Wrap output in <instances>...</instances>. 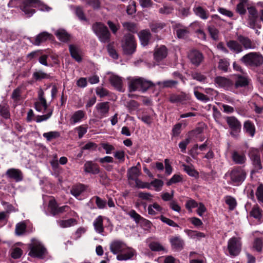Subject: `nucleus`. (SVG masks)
<instances>
[{
  "label": "nucleus",
  "mask_w": 263,
  "mask_h": 263,
  "mask_svg": "<svg viewBox=\"0 0 263 263\" xmlns=\"http://www.w3.org/2000/svg\"><path fill=\"white\" fill-rule=\"evenodd\" d=\"M34 8H38L41 11H49L51 8L39 0H23L21 9L27 17L31 16L34 13Z\"/></svg>",
  "instance_id": "nucleus-1"
},
{
  "label": "nucleus",
  "mask_w": 263,
  "mask_h": 263,
  "mask_svg": "<svg viewBox=\"0 0 263 263\" xmlns=\"http://www.w3.org/2000/svg\"><path fill=\"white\" fill-rule=\"evenodd\" d=\"M247 173L246 171L240 167H236L230 172L225 174V177L229 176L230 180L229 184L235 186L241 184L246 178Z\"/></svg>",
  "instance_id": "nucleus-2"
},
{
  "label": "nucleus",
  "mask_w": 263,
  "mask_h": 263,
  "mask_svg": "<svg viewBox=\"0 0 263 263\" xmlns=\"http://www.w3.org/2000/svg\"><path fill=\"white\" fill-rule=\"evenodd\" d=\"M29 252L28 255L32 257L43 259L47 254V250L39 241L32 239L28 245Z\"/></svg>",
  "instance_id": "nucleus-3"
},
{
  "label": "nucleus",
  "mask_w": 263,
  "mask_h": 263,
  "mask_svg": "<svg viewBox=\"0 0 263 263\" xmlns=\"http://www.w3.org/2000/svg\"><path fill=\"white\" fill-rule=\"evenodd\" d=\"M241 61L247 66L258 67L263 63V57L259 52H252L243 55Z\"/></svg>",
  "instance_id": "nucleus-4"
},
{
  "label": "nucleus",
  "mask_w": 263,
  "mask_h": 263,
  "mask_svg": "<svg viewBox=\"0 0 263 263\" xmlns=\"http://www.w3.org/2000/svg\"><path fill=\"white\" fill-rule=\"evenodd\" d=\"M92 29L100 42L106 43L109 41L110 33L107 28L101 23H96L92 26Z\"/></svg>",
  "instance_id": "nucleus-5"
},
{
  "label": "nucleus",
  "mask_w": 263,
  "mask_h": 263,
  "mask_svg": "<svg viewBox=\"0 0 263 263\" xmlns=\"http://www.w3.org/2000/svg\"><path fill=\"white\" fill-rule=\"evenodd\" d=\"M242 243L240 238L233 237L228 241V250L231 256L235 257L239 255L241 250Z\"/></svg>",
  "instance_id": "nucleus-6"
},
{
  "label": "nucleus",
  "mask_w": 263,
  "mask_h": 263,
  "mask_svg": "<svg viewBox=\"0 0 263 263\" xmlns=\"http://www.w3.org/2000/svg\"><path fill=\"white\" fill-rule=\"evenodd\" d=\"M122 47L126 54H133L135 51L136 48V44L134 35L130 33L125 35L122 41Z\"/></svg>",
  "instance_id": "nucleus-7"
},
{
  "label": "nucleus",
  "mask_w": 263,
  "mask_h": 263,
  "mask_svg": "<svg viewBox=\"0 0 263 263\" xmlns=\"http://www.w3.org/2000/svg\"><path fill=\"white\" fill-rule=\"evenodd\" d=\"M226 122L231 129L230 134L234 137H236L240 133L241 124L240 121L234 116L227 117Z\"/></svg>",
  "instance_id": "nucleus-8"
},
{
  "label": "nucleus",
  "mask_w": 263,
  "mask_h": 263,
  "mask_svg": "<svg viewBox=\"0 0 263 263\" xmlns=\"http://www.w3.org/2000/svg\"><path fill=\"white\" fill-rule=\"evenodd\" d=\"M48 207L50 209V213L53 216L59 215L69 210L70 208L68 205H64L59 207L54 199L50 200L48 203Z\"/></svg>",
  "instance_id": "nucleus-9"
},
{
  "label": "nucleus",
  "mask_w": 263,
  "mask_h": 263,
  "mask_svg": "<svg viewBox=\"0 0 263 263\" xmlns=\"http://www.w3.org/2000/svg\"><path fill=\"white\" fill-rule=\"evenodd\" d=\"M110 251L114 254L125 252L127 247L125 242L120 240L112 241L109 246Z\"/></svg>",
  "instance_id": "nucleus-10"
},
{
  "label": "nucleus",
  "mask_w": 263,
  "mask_h": 263,
  "mask_svg": "<svg viewBox=\"0 0 263 263\" xmlns=\"http://www.w3.org/2000/svg\"><path fill=\"white\" fill-rule=\"evenodd\" d=\"M188 57L192 64L199 66L203 61L204 57L202 53L197 50H192L188 54Z\"/></svg>",
  "instance_id": "nucleus-11"
},
{
  "label": "nucleus",
  "mask_w": 263,
  "mask_h": 263,
  "mask_svg": "<svg viewBox=\"0 0 263 263\" xmlns=\"http://www.w3.org/2000/svg\"><path fill=\"white\" fill-rule=\"evenodd\" d=\"M52 35L49 33L44 31L35 36L34 39L30 37L29 40L32 44L36 46L40 45L42 43L51 39Z\"/></svg>",
  "instance_id": "nucleus-12"
},
{
  "label": "nucleus",
  "mask_w": 263,
  "mask_h": 263,
  "mask_svg": "<svg viewBox=\"0 0 263 263\" xmlns=\"http://www.w3.org/2000/svg\"><path fill=\"white\" fill-rule=\"evenodd\" d=\"M15 39L16 35L13 31L6 29H1L0 40L2 42H10Z\"/></svg>",
  "instance_id": "nucleus-13"
},
{
  "label": "nucleus",
  "mask_w": 263,
  "mask_h": 263,
  "mask_svg": "<svg viewBox=\"0 0 263 263\" xmlns=\"http://www.w3.org/2000/svg\"><path fill=\"white\" fill-rule=\"evenodd\" d=\"M96 109L100 118L106 117L109 109V103L108 102L99 103L96 105Z\"/></svg>",
  "instance_id": "nucleus-14"
},
{
  "label": "nucleus",
  "mask_w": 263,
  "mask_h": 263,
  "mask_svg": "<svg viewBox=\"0 0 263 263\" xmlns=\"http://www.w3.org/2000/svg\"><path fill=\"white\" fill-rule=\"evenodd\" d=\"M153 83H129V90L130 91H139L145 92Z\"/></svg>",
  "instance_id": "nucleus-15"
},
{
  "label": "nucleus",
  "mask_w": 263,
  "mask_h": 263,
  "mask_svg": "<svg viewBox=\"0 0 263 263\" xmlns=\"http://www.w3.org/2000/svg\"><path fill=\"white\" fill-rule=\"evenodd\" d=\"M233 68L241 72L240 74L237 75V80L236 82H249L251 80L249 78V76L246 72H245L241 67L236 62H234L233 64Z\"/></svg>",
  "instance_id": "nucleus-16"
},
{
  "label": "nucleus",
  "mask_w": 263,
  "mask_h": 263,
  "mask_svg": "<svg viewBox=\"0 0 263 263\" xmlns=\"http://www.w3.org/2000/svg\"><path fill=\"white\" fill-rule=\"evenodd\" d=\"M6 174L9 178L15 180L16 182L22 181L23 178V173L21 171L18 169H8Z\"/></svg>",
  "instance_id": "nucleus-17"
},
{
  "label": "nucleus",
  "mask_w": 263,
  "mask_h": 263,
  "mask_svg": "<svg viewBox=\"0 0 263 263\" xmlns=\"http://www.w3.org/2000/svg\"><path fill=\"white\" fill-rule=\"evenodd\" d=\"M84 171L88 173L98 174L100 172L98 165L92 161H87L84 165Z\"/></svg>",
  "instance_id": "nucleus-18"
},
{
  "label": "nucleus",
  "mask_w": 263,
  "mask_h": 263,
  "mask_svg": "<svg viewBox=\"0 0 263 263\" xmlns=\"http://www.w3.org/2000/svg\"><path fill=\"white\" fill-rule=\"evenodd\" d=\"M69 49L71 56L76 61L78 62L81 61L82 52L78 46L73 45H70L69 46Z\"/></svg>",
  "instance_id": "nucleus-19"
},
{
  "label": "nucleus",
  "mask_w": 263,
  "mask_h": 263,
  "mask_svg": "<svg viewBox=\"0 0 263 263\" xmlns=\"http://www.w3.org/2000/svg\"><path fill=\"white\" fill-rule=\"evenodd\" d=\"M195 14L202 20H206L209 17V11L200 6H195L193 8Z\"/></svg>",
  "instance_id": "nucleus-20"
},
{
  "label": "nucleus",
  "mask_w": 263,
  "mask_h": 263,
  "mask_svg": "<svg viewBox=\"0 0 263 263\" xmlns=\"http://www.w3.org/2000/svg\"><path fill=\"white\" fill-rule=\"evenodd\" d=\"M170 242L173 249L180 251L183 248L184 241L179 236H175L170 239Z\"/></svg>",
  "instance_id": "nucleus-21"
},
{
  "label": "nucleus",
  "mask_w": 263,
  "mask_h": 263,
  "mask_svg": "<svg viewBox=\"0 0 263 263\" xmlns=\"http://www.w3.org/2000/svg\"><path fill=\"white\" fill-rule=\"evenodd\" d=\"M138 36L142 46H145L148 45L149 39L151 37V34L149 30H143L138 33Z\"/></svg>",
  "instance_id": "nucleus-22"
},
{
  "label": "nucleus",
  "mask_w": 263,
  "mask_h": 263,
  "mask_svg": "<svg viewBox=\"0 0 263 263\" xmlns=\"http://www.w3.org/2000/svg\"><path fill=\"white\" fill-rule=\"evenodd\" d=\"M167 53L166 48L164 46H161L156 49L154 58L156 61L159 62L166 57Z\"/></svg>",
  "instance_id": "nucleus-23"
},
{
  "label": "nucleus",
  "mask_w": 263,
  "mask_h": 263,
  "mask_svg": "<svg viewBox=\"0 0 263 263\" xmlns=\"http://www.w3.org/2000/svg\"><path fill=\"white\" fill-rule=\"evenodd\" d=\"M238 40L246 49H254L256 47L255 45L247 37L239 35Z\"/></svg>",
  "instance_id": "nucleus-24"
},
{
  "label": "nucleus",
  "mask_w": 263,
  "mask_h": 263,
  "mask_svg": "<svg viewBox=\"0 0 263 263\" xmlns=\"http://www.w3.org/2000/svg\"><path fill=\"white\" fill-rule=\"evenodd\" d=\"M227 46L232 52L239 53L243 51L242 46L235 41H229L227 43Z\"/></svg>",
  "instance_id": "nucleus-25"
},
{
  "label": "nucleus",
  "mask_w": 263,
  "mask_h": 263,
  "mask_svg": "<svg viewBox=\"0 0 263 263\" xmlns=\"http://www.w3.org/2000/svg\"><path fill=\"white\" fill-rule=\"evenodd\" d=\"M250 214L258 220H263V211L257 205H255L252 208Z\"/></svg>",
  "instance_id": "nucleus-26"
},
{
  "label": "nucleus",
  "mask_w": 263,
  "mask_h": 263,
  "mask_svg": "<svg viewBox=\"0 0 263 263\" xmlns=\"http://www.w3.org/2000/svg\"><path fill=\"white\" fill-rule=\"evenodd\" d=\"M85 112L83 110H79L76 111L71 117L69 122L71 124L74 125L81 121L85 116Z\"/></svg>",
  "instance_id": "nucleus-27"
},
{
  "label": "nucleus",
  "mask_w": 263,
  "mask_h": 263,
  "mask_svg": "<svg viewBox=\"0 0 263 263\" xmlns=\"http://www.w3.org/2000/svg\"><path fill=\"white\" fill-rule=\"evenodd\" d=\"M103 219L102 216H98L93 222V226L96 232L102 234L104 232L103 225Z\"/></svg>",
  "instance_id": "nucleus-28"
},
{
  "label": "nucleus",
  "mask_w": 263,
  "mask_h": 263,
  "mask_svg": "<svg viewBox=\"0 0 263 263\" xmlns=\"http://www.w3.org/2000/svg\"><path fill=\"white\" fill-rule=\"evenodd\" d=\"M125 252L124 254H119L117 255V258L118 260H126L131 259L134 256L135 251L132 248L127 247Z\"/></svg>",
  "instance_id": "nucleus-29"
},
{
  "label": "nucleus",
  "mask_w": 263,
  "mask_h": 263,
  "mask_svg": "<svg viewBox=\"0 0 263 263\" xmlns=\"http://www.w3.org/2000/svg\"><path fill=\"white\" fill-rule=\"evenodd\" d=\"M190 99V96L185 94H181L180 95H172L170 98V101L173 103H183L185 101Z\"/></svg>",
  "instance_id": "nucleus-30"
},
{
  "label": "nucleus",
  "mask_w": 263,
  "mask_h": 263,
  "mask_svg": "<svg viewBox=\"0 0 263 263\" xmlns=\"http://www.w3.org/2000/svg\"><path fill=\"white\" fill-rule=\"evenodd\" d=\"M57 37L63 42H67L70 39V35L63 29H59L55 32Z\"/></svg>",
  "instance_id": "nucleus-31"
},
{
  "label": "nucleus",
  "mask_w": 263,
  "mask_h": 263,
  "mask_svg": "<svg viewBox=\"0 0 263 263\" xmlns=\"http://www.w3.org/2000/svg\"><path fill=\"white\" fill-rule=\"evenodd\" d=\"M140 171L137 166H133L128 170L127 176L128 180H136L139 175Z\"/></svg>",
  "instance_id": "nucleus-32"
},
{
  "label": "nucleus",
  "mask_w": 263,
  "mask_h": 263,
  "mask_svg": "<svg viewBox=\"0 0 263 263\" xmlns=\"http://www.w3.org/2000/svg\"><path fill=\"white\" fill-rule=\"evenodd\" d=\"M233 161L236 163L238 164H242L246 161V158L244 154H240L236 151L233 152L232 155Z\"/></svg>",
  "instance_id": "nucleus-33"
},
{
  "label": "nucleus",
  "mask_w": 263,
  "mask_h": 263,
  "mask_svg": "<svg viewBox=\"0 0 263 263\" xmlns=\"http://www.w3.org/2000/svg\"><path fill=\"white\" fill-rule=\"evenodd\" d=\"M243 129L246 133L249 134L251 137H253L255 133V127L254 125L249 120L244 123Z\"/></svg>",
  "instance_id": "nucleus-34"
},
{
  "label": "nucleus",
  "mask_w": 263,
  "mask_h": 263,
  "mask_svg": "<svg viewBox=\"0 0 263 263\" xmlns=\"http://www.w3.org/2000/svg\"><path fill=\"white\" fill-rule=\"evenodd\" d=\"M183 170L190 176L197 178L199 176L198 172L196 171L193 165H187L185 164L182 165Z\"/></svg>",
  "instance_id": "nucleus-35"
},
{
  "label": "nucleus",
  "mask_w": 263,
  "mask_h": 263,
  "mask_svg": "<svg viewBox=\"0 0 263 263\" xmlns=\"http://www.w3.org/2000/svg\"><path fill=\"white\" fill-rule=\"evenodd\" d=\"M85 190V186L82 184H78L75 185H73L71 190V194L73 195L74 197L79 196L83 192H84Z\"/></svg>",
  "instance_id": "nucleus-36"
},
{
  "label": "nucleus",
  "mask_w": 263,
  "mask_h": 263,
  "mask_svg": "<svg viewBox=\"0 0 263 263\" xmlns=\"http://www.w3.org/2000/svg\"><path fill=\"white\" fill-rule=\"evenodd\" d=\"M105 79L109 82H122L125 80L123 78L111 72L107 73L105 77Z\"/></svg>",
  "instance_id": "nucleus-37"
},
{
  "label": "nucleus",
  "mask_w": 263,
  "mask_h": 263,
  "mask_svg": "<svg viewBox=\"0 0 263 263\" xmlns=\"http://www.w3.org/2000/svg\"><path fill=\"white\" fill-rule=\"evenodd\" d=\"M59 226L63 228L69 227L77 224V220L74 218H70L65 220H58Z\"/></svg>",
  "instance_id": "nucleus-38"
},
{
  "label": "nucleus",
  "mask_w": 263,
  "mask_h": 263,
  "mask_svg": "<svg viewBox=\"0 0 263 263\" xmlns=\"http://www.w3.org/2000/svg\"><path fill=\"white\" fill-rule=\"evenodd\" d=\"M128 215L133 219V220L135 221L136 223H139L141 221H144L146 222H147L146 221V219L144 218L142 216H141L138 213H137L135 210H132L128 213Z\"/></svg>",
  "instance_id": "nucleus-39"
},
{
  "label": "nucleus",
  "mask_w": 263,
  "mask_h": 263,
  "mask_svg": "<svg viewBox=\"0 0 263 263\" xmlns=\"http://www.w3.org/2000/svg\"><path fill=\"white\" fill-rule=\"evenodd\" d=\"M189 34V31L186 27H181L176 29V34L179 39H185Z\"/></svg>",
  "instance_id": "nucleus-40"
},
{
  "label": "nucleus",
  "mask_w": 263,
  "mask_h": 263,
  "mask_svg": "<svg viewBox=\"0 0 263 263\" xmlns=\"http://www.w3.org/2000/svg\"><path fill=\"white\" fill-rule=\"evenodd\" d=\"M33 77L36 81H41L44 79H49L50 77L49 74L42 71H37L33 73Z\"/></svg>",
  "instance_id": "nucleus-41"
},
{
  "label": "nucleus",
  "mask_w": 263,
  "mask_h": 263,
  "mask_svg": "<svg viewBox=\"0 0 263 263\" xmlns=\"http://www.w3.org/2000/svg\"><path fill=\"white\" fill-rule=\"evenodd\" d=\"M225 202L229 205V209L230 210H233L236 208L237 202L234 197L231 196H227L225 197Z\"/></svg>",
  "instance_id": "nucleus-42"
},
{
  "label": "nucleus",
  "mask_w": 263,
  "mask_h": 263,
  "mask_svg": "<svg viewBox=\"0 0 263 263\" xmlns=\"http://www.w3.org/2000/svg\"><path fill=\"white\" fill-rule=\"evenodd\" d=\"M165 26V24L163 23H152L149 24V27L151 30L155 33L158 32L160 30H162Z\"/></svg>",
  "instance_id": "nucleus-43"
},
{
  "label": "nucleus",
  "mask_w": 263,
  "mask_h": 263,
  "mask_svg": "<svg viewBox=\"0 0 263 263\" xmlns=\"http://www.w3.org/2000/svg\"><path fill=\"white\" fill-rule=\"evenodd\" d=\"M188 235L191 238L198 240L200 239L201 238L205 237V236L203 233L193 230H189Z\"/></svg>",
  "instance_id": "nucleus-44"
},
{
  "label": "nucleus",
  "mask_w": 263,
  "mask_h": 263,
  "mask_svg": "<svg viewBox=\"0 0 263 263\" xmlns=\"http://www.w3.org/2000/svg\"><path fill=\"white\" fill-rule=\"evenodd\" d=\"M251 159L255 168L257 170H261L262 167L261 164L259 155L257 154H253L251 156Z\"/></svg>",
  "instance_id": "nucleus-45"
},
{
  "label": "nucleus",
  "mask_w": 263,
  "mask_h": 263,
  "mask_svg": "<svg viewBox=\"0 0 263 263\" xmlns=\"http://www.w3.org/2000/svg\"><path fill=\"white\" fill-rule=\"evenodd\" d=\"M149 184H151V186L152 185L154 187L156 191L159 192L161 190L164 182L161 180L155 179L154 180L152 181L151 183H149Z\"/></svg>",
  "instance_id": "nucleus-46"
},
{
  "label": "nucleus",
  "mask_w": 263,
  "mask_h": 263,
  "mask_svg": "<svg viewBox=\"0 0 263 263\" xmlns=\"http://www.w3.org/2000/svg\"><path fill=\"white\" fill-rule=\"evenodd\" d=\"M26 229V224L23 222L18 223L15 227V234L16 235L20 236L23 235L25 232Z\"/></svg>",
  "instance_id": "nucleus-47"
},
{
  "label": "nucleus",
  "mask_w": 263,
  "mask_h": 263,
  "mask_svg": "<svg viewBox=\"0 0 263 263\" xmlns=\"http://www.w3.org/2000/svg\"><path fill=\"white\" fill-rule=\"evenodd\" d=\"M92 199L95 200V203L97 206V208L99 209H103L105 208L106 205V201L102 199L100 197L95 196Z\"/></svg>",
  "instance_id": "nucleus-48"
},
{
  "label": "nucleus",
  "mask_w": 263,
  "mask_h": 263,
  "mask_svg": "<svg viewBox=\"0 0 263 263\" xmlns=\"http://www.w3.org/2000/svg\"><path fill=\"white\" fill-rule=\"evenodd\" d=\"M230 65V63L228 59H220L219 61L218 67L219 69L227 71Z\"/></svg>",
  "instance_id": "nucleus-49"
},
{
  "label": "nucleus",
  "mask_w": 263,
  "mask_h": 263,
  "mask_svg": "<svg viewBox=\"0 0 263 263\" xmlns=\"http://www.w3.org/2000/svg\"><path fill=\"white\" fill-rule=\"evenodd\" d=\"M43 136L47 139V141H50L53 139L58 138L60 137V135L58 132L53 131L45 133L43 134Z\"/></svg>",
  "instance_id": "nucleus-50"
},
{
  "label": "nucleus",
  "mask_w": 263,
  "mask_h": 263,
  "mask_svg": "<svg viewBox=\"0 0 263 263\" xmlns=\"http://www.w3.org/2000/svg\"><path fill=\"white\" fill-rule=\"evenodd\" d=\"M0 116L5 119L10 118V114L7 106L0 105Z\"/></svg>",
  "instance_id": "nucleus-51"
},
{
  "label": "nucleus",
  "mask_w": 263,
  "mask_h": 263,
  "mask_svg": "<svg viewBox=\"0 0 263 263\" xmlns=\"http://www.w3.org/2000/svg\"><path fill=\"white\" fill-rule=\"evenodd\" d=\"M183 180L182 175L180 174H175L167 182L166 184L168 186L172 185L173 183L182 182Z\"/></svg>",
  "instance_id": "nucleus-52"
},
{
  "label": "nucleus",
  "mask_w": 263,
  "mask_h": 263,
  "mask_svg": "<svg viewBox=\"0 0 263 263\" xmlns=\"http://www.w3.org/2000/svg\"><path fill=\"white\" fill-rule=\"evenodd\" d=\"M255 194L258 202L263 206V185L262 184L257 187Z\"/></svg>",
  "instance_id": "nucleus-53"
},
{
  "label": "nucleus",
  "mask_w": 263,
  "mask_h": 263,
  "mask_svg": "<svg viewBox=\"0 0 263 263\" xmlns=\"http://www.w3.org/2000/svg\"><path fill=\"white\" fill-rule=\"evenodd\" d=\"M263 246L262 239L260 238H256L253 242V247L258 252H260Z\"/></svg>",
  "instance_id": "nucleus-54"
},
{
  "label": "nucleus",
  "mask_w": 263,
  "mask_h": 263,
  "mask_svg": "<svg viewBox=\"0 0 263 263\" xmlns=\"http://www.w3.org/2000/svg\"><path fill=\"white\" fill-rule=\"evenodd\" d=\"M174 10V7L171 5L164 4L163 7L161 8L159 11L160 13L163 14H168L171 13Z\"/></svg>",
  "instance_id": "nucleus-55"
},
{
  "label": "nucleus",
  "mask_w": 263,
  "mask_h": 263,
  "mask_svg": "<svg viewBox=\"0 0 263 263\" xmlns=\"http://www.w3.org/2000/svg\"><path fill=\"white\" fill-rule=\"evenodd\" d=\"M23 251L21 249L15 247L11 250V256L14 259H17L21 257Z\"/></svg>",
  "instance_id": "nucleus-56"
},
{
  "label": "nucleus",
  "mask_w": 263,
  "mask_h": 263,
  "mask_svg": "<svg viewBox=\"0 0 263 263\" xmlns=\"http://www.w3.org/2000/svg\"><path fill=\"white\" fill-rule=\"evenodd\" d=\"M136 186L139 189H151V184L148 182H143L137 179L135 180Z\"/></svg>",
  "instance_id": "nucleus-57"
},
{
  "label": "nucleus",
  "mask_w": 263,
  "mask_h": 263,
  "mask_svg": "<svg viewBox=\"0 0 263 263\" xmlns=\"http://www.w3.org/2000/svg\"><path fill=\"white\" fill-rule=\"evenodd\" d=\"M192 78L197 81L202 82L207 81L205 76L199 72H194L191 74Z\"/></svg>",
  "instance_id": "nucleus-58"
},
{
  "label": "nucleus",
  "mask_w": 263,
  "mask_h": 263,
  "mask_svg": "<svg viewBox=\"0 0 263 263\" xmlns=\"http://www.w3.org/2000/svg\"><path fill=\"white\" fill-rule=\"evenodd\" d=\"M194 95L196 98L201 101L206 102L210 100V98L202 93L198 91L196 89L194 90Z\"/></svg>",
  "instance_id": "nucleus-59"
},
{
  "label": "nucleus",
  "mask_w": 263,
  "mask_h": 263,
  "mask_svg": "<svg viewBox=\"0 0 263 263\" xmlns=\"http://www.w3.org/2000/svg\"><path fill=\"white\" fill-rule=\"evenodd\" d=\"M149 247L153 251H160L164 250L163 247L159 242H152L149 245Z\"/></svg>",
  "instance_id": "nucleus-60"
},
{
  "label": "nucleus",
  "mask_w": 263,
  "mask_h": 263,
  "mask_svg": "<svg viewBox=\"0 0 263 263\" xmlns=\"http://www.w3.org/2000/svg\"><path fill=\"white\" fill-rule=\"evenodd\" d=\"M208 31L209 32V33H210L211 37L214 40H218L219 32L216 28H215L214 27H213V26H209L208 27Z\"/></svg>",
  "instance_id": "nucleus-61"
},
{
  "label": "nucleus",
  "mask_w": 263,
  "mask_h": 263,
  "mask_svg": "<svg viewBox=\"0 0 263 263\" xmlns=\"http://www.w3.org/2000/svg\"><path fill=\"white\" fill-rule=\"evenodd\" d=\"M190 141L191 138L188 137L179 143V147L182 153L185 152L186 146L190 143Z\"/></svg>",
  "instance_id": "nucleus-62"
},
{
  "label": "nucleus",
  "mask_w": 263,
  "mask_h": 263,
  "mask_svg": "<svg viewBox=\"0 0 263 263\" xmlns=\"http://www.w3.org/2000/svg\"><path fill=\"white\" fill-rule=\"evenodd\" d=\"M96 92L100 98H103L108 95V90L102 87H97L96 89Z\"/></svg>",
  "instance_id": "nucleus-63"
},
{
  "label": "nucleus",
  "mask_w": 263,
  "mask_h": 263,
  "mask_svg": "<svg viewBox=\"0 0 263 263\" xmlns=\"http://www.w3.org/2000/svg\"><path fill=\"white\" fill-rule=\"evenodd\" d=\"M170 208L173 211L179 213L181 211V207L175 200H172L169 203Z\"/></svg>",
  "instance_id": "nucleus-64"
}]
</instances>
